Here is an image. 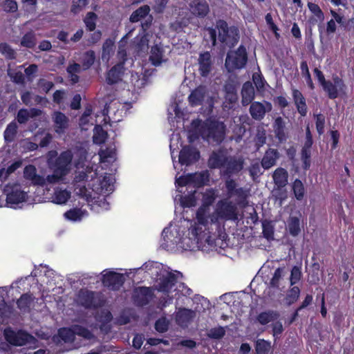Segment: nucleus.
Instances as JSON below:
<instances>
[{
	"label": "nucleus",
	"mask_w": 354,
	"mask_h": 354,
	"mask_svg": "<svg viewBox=\"0 0 354 354\" xmlns=\"http://www.w3.org/2000/svg\"><path fill=\"white\" fill-rule=\"evenodd\" d=\"M154 327L158 332L165 333L168 330L169 321L166 317H162L156 321Z\"/></svg>",
	"instance_id": "52"
},
{
	"label": "nucleus",
	"mask_w": 354,
	"mask_h": 354,
	"mask_svg": "<svg viewBox=\"0 0 354 354\" xmlns=\"http://www.w3.org/2000/svg\"><path fill=\"white\" fill-rule=\"evenodd\" d=\"M265 19L266 21L267 25L268 26L269 28L274 32L276 38H279L280 37L279 31L278 26L274 24L272 15L270 13H267L265 16Z\"/></svg>",
	"instance_id": "58"
},
{
	"label": "nucleus",
	"mask_w": 354,
	"mask_h": 354,
	"mask_svg": "<svg viewBox=\"0 0 354 354\" xmlns=\"http://www.w3.org/2000/svg\"><path fill=\"white\" fill-rule=\"evenodd\" d=\"M3 335L6 342L15 346H24L33 339V336L25 330L15 332L10 328H6Z\"/></svg>",
	"instance_id": "5"
},
{
	"label": "nucleus",
	"mask_w": 354,
	"mask_h": 354,
	"mask_svg": "<svg viewBox=\"0 0 354 354\" xmlns=\"http://www.w3.org/2000/svg\"><path fill=\"white\" fill-rule=\"evenodd\" d=\"M279 316L280 315L277 311L268 310L260 313L257 315V319L258 322L261 325H266L270 322L277 320L279 317Z\"/></svg>",
	"instance_id": "29"
},
{
	"label": "nucleus",
	"mask_w": 354,
	"mask_h": 354,
	"mask_svg": "<svg viewBox=\"0 0 354 354\" xmlns=\"http://www.w3.org/2000/svg\"><path fill=\"white\" fill-rule=\"evenodd\" d=\"M17 129H18V126L15 121H12L11 122H10L7 125V127L3 132V137H4L5 141L7 142H11L14 141L15 138L16 137V135L17 133Z\"/></svg>",
	"instance_id": "33"
},
{
	"label": "nucleus",
	"mask_w": 354,
	"mask_h": 354,
	"mask_svg": "<svg viewBox=\"0 0 354 354\" xmlns=\"http://www.w3.org/2000/svg\"><path fill=\"white\" fill-rule=\"evenodd\" d=\"M150 12V8L147 5H144L133 11L130 15L129 20L132 23H136L140 19L147 17Z\"/></svg>",
	"instance_id": "32"
},
{
	"label": "nucleus",
	"mask_w": 354,
	"mask_h": 354,
	"mask_svg": "<svg viewBox=\"0 0 354 354\" xmlns=\"http://www.w3.org/2000/svg\"><path fill=\"white\" fill-rule=\"evenodd\" d=\"M124 62H120L119 63L114 65L107 72L106 75V82L109 85L115 84L119 82L122 80V76L124 73Z\"/></svg>",
	"instance_id": "17"
},
{
	"label": "nucleus",
	"mask_w": 354,
	"mask_h": 354,
	"mask_svg": "<svg viewBox=\"0 0 354 354\" xmlns=\"http://www.w3.org/2000/svg\"><path fill=\"white\" fill-rule=\"evenodd\" d=\"M241 96V103L243 106H247L252 102L254 98V88L251 82L248 81L243 84Z\"/></svg>",
	"instance_id": "25"
},
{
	"label": "nucleus",
	"mask_w": 354,
	"mask_h": 354,
	"mask_svg": "<svg viewBox=\"0 0 354 354\" xmlns=\"http://www.w3.org/2000/svg\"><path fill=\"white\" fill-rule=\"evenodd\" d=\"M205 94V88L200 86L192 91L189 95V102L192 106L201 105L204 100Z\"/></svg>",
	"instance_id": "27"
},
{
	"label": "nucleus",
	"mask_w": 354,
	"mask_h": 354,
	"mask_svg": "<svg viewBox=\"0 0 354 354\" xmlns=\"http://www.w3.org/2000/svg\"><path fill=\"white\" fill-rule=\"evenodd\" d=\"M249 173L253 179L259 177L262 174L261 165L258 162L252 164L249 167Z\"/></svg>",
	"instance_id": "64"
},
{
	"label": "nucleus",
	"mask_w": 354,
	"mask_h": 354,
	"mask_svg": "<svg viewBox=\"0 0 354 354\" xmlns=\"http://www.w3.org/2000/svg\"><path fill=\"white\" fill-rule=\"evenodd\" d=\"M332 80L333 81L326 80L321 86L328 97L334 100L338 97L339 91L344 90L346 85L344 80L337 75H333Z\"/></svg>",
	"instance_id": "7"
},
{
	"label": "nucleus",
	"mask_w": 354,
	"mask_h": 354,
	"mask_svg": "<svg viewBox=\"0 0 354 354\" xmlns=\"http://www.w3.org/2000/svg\"><path fill=\"white\" fill-rule=\"evenodd\" d=\"M315 125L319 135L323 134L325 127V116L323 114L319 113L315 115Z\"/></svg>",
	"instance_id": "55"
},
{
	"label": "nucleus",
	"mask_w": 354,
	"mask_h": 354,
	"mask_svg": "<svg viewBox=\"0 0 354 354\" xmlns=\"http://www.w3.org/2000/svg\"><path fill=\"white\" fill-rule=\"evenodd\" d=\"M193 178H191L192 184L196 187H201L205 185L206 182L209 181V174L207 171L201 173L190 174Z\"/></svg>",
	"instance_id": "36"
},
{
	"label": "nucleus",
	"mask_w": 354,
	"mask_h": 354,
	"mask_svg": "<svg viewBox=\"0 0 354 354\" xmlns=\"http://www.w3.org/2000/svg\"><path fill=\"white\" fill-rule=\"evenodd\" d=\"M243 161L240 159L230 158L227 159L225 166L223 167V174L230 176L232 174L239 173L242 169Z\"/></svg>",
	"instance_id": "24"
},
{
	"label": "nucleus",
	"mask_w": 354,
	"mask_h": 354,
	"mask_svg": "<svg viewBox=\"0 0 354 354\" xmlns=\"http://www.w3.org/2000/svg\"><path fill=\"white\" fill-rule=\"evenodd\" d=\"M196 317V313L188 308H180L176 314V324L183 327L186 328L193 321Z\"/></svg>",
	"instance_id": "18"
},
{
	"label": "nucleus",
	"mask_w": 354,
	"mask_h": 354,
	"mask_svg": "<svg viewBox=\"0 0 354 354\" xmlns=\"http://www.w3.org/2000/svg\"><path fill=\"white\" fill-rule=\"evenodd\" d=\"M266 105L268 107V109H266L265 105L261 102H251V105L250 107V113L252 118L257 120H262L264 118L266 112L270 111L272 109V105L270 102H266Z\"/></svg>",
	"instance_id": "16"
},
{
	"label": "nucleus",
	"mask_w": 354,
	"mask_h": 354,
	"mask_svg": "<svg viewBox=\"0 0 354 354\" xmlns=\"http://www.w3.org/2000/svg\"><path fill=\"white\" fill-rule=\"evenodd\" d=\"M114 51V41L110 38L106 39L102 45V59L109 61L111 55Z\"/></svg>",
	"instance_id": "38"
},
{
	"label": "nucleus",
	"mask_w": 354,
	"mask_h": 354,
	"mask_svg": "<svg viewBox=\"0 0 354 354\" xmlns=\"http://www.w3.org/2000/svg\"><path fill=\"white\" fill-rule=\"evenodd\" d=\"M88 4V0H73L71 12L73 14H77Z\"/></svg>",
	"instance_id": "51"
},
{
	"label": "nucleus",
	"mask_w": 354,
	"mask_h": 354,
	"mask_svg": "<svg viewBox=\"0 0 354 354\" xmlns=\"http://www.w3.org/2000/svg\"><path fill=\"white\" fill-rule=\"evenodd\" d=\"M300 69L301 76L305 79V81L310 90L315 89V84L313 82L308 63L306 60H303L300 63Z\"/></svg>",
	"instance_id": "37"
},
{
	"label": "nucleus",
	"mask_w": 354,
	"mask_h": 354,
	"mask_svg": "<svg viewBox=\"0 0 354 354\" xmlns=\"http://www.w3.org/2000/svg\"><path fill=\"white\" fill-rule=\"evenodd\" d=\"M225 334V329L222 326L212 328L208 330L207 335L212 339H221Z\"/></svg>",
	"instance_id": "56"
},
{
	"label": "nucleus",
	"mask_w": 354,
	"mask_h": 354,
	"mask_svg": "<svg viewBox=\"0 0 354 354\" xmlns=\"http://www.w3.org/2000/svg\"><path fill=\"white\" fill-rule=\"evenodd\" d=\"M192 125L197 129L203 140L209 143L220 145L225 139L226 126L223 122L209 118L204 122L194 120Z\"/></svg>",
	"instance_id": "2"
},
{
	"label": "nucleus",
	"mask_w": 354,
	"mask_h": 354,
	"mask_svg": "<svg viewBox=\"0 0 354 354\" xmlns=\"http://www.w3.org/2000/svg\"><path fill=\"white\" fill-rule=\"evenodd\" d=\"M292 191L297 201H302L306 194V189L302 181L298 178L295 179L292 184Z\"/></svg>",
	"instance_id": "31"
},
{
	"label": "nucleus",
	"mask_w": 354,
	"mask_h": 354,
	"mask_svg": "<svg viewBox=\"0 0 354 354\" xmlns=\"http://www.w3.org/2000/svg\"><path fill=\"white\" fill-rule=\"evenodd\" d=\"M32 115H30V113L26 109H21L19 110L17 115V120L19 124H25L28 122L30 117H33L35 115H38L40 113V111L36 109H32L30 110Z\"/></svg>",
	"instance_id": "34"
},
{
	"label": "nucleus",
	"mask_w": 354,
	"mask_h": 354,
	"mask_svg": "<svg viewBox=\"0 0 354 354\" xmlns=\"http://www.w3.org/2000/svg\"><path fill=\"white\" fill-rule=\"evenodd\" d=\"M209 209L201 206L196 212V219L201 225H205L207 223V213Z\"/></svg>",
	"instance_id": "54"
},
{
	"label": "nucleus",
	"mask_w": 354,
	"mask_h": 354,
	"mask_svg": "<svg viewBox=\"0 0 354 354\" xmlns=\"http://www.w3.org/2000/svg\"><path fill=\"white\" fill-rule=\"evenodd\" d=\"M227 157L219 150L213 151L208 160V166L210 169H220L225 166Z\"/></svg>",
	"instance_id": "22"
},
{
	"label": "nucleus",
	"mask_w": 354,
	"mask_h": 354,
	"mask_svg": "<svg viewBox=\"0 0 354 354\" xmlns=\"http://www.w3.org/2000/svg\"><path fill=\"white\" fill-rule=\"evenodd\" d=\"M97 15L93 12H88L84 19L86 28L89 32H93L96 28Z\"/></svg>",
	"instance_id": "44"
},
{
	"label": "nucleus",
	"mask_w": 354,
	"mask_h": 354,
	"mask_svg": "<svg viewBox=\"0 0 354 354\" xmlns=\"http://www.w3.org/2000/svg\"><path fill=\"white\" fill-rule=\"evenodd\" d=\"M263 237L267 240H273L274 239V228L273 226L269 223H263Z\"/></svg>",
	"instance_id": "61"
},
{
	"label": "nucleus",
	"mask_w": 354,
	"mask_h": 354,
	"mask_svg": "<svg viewBox=\"0 0 354 354\" xmlns=\"http://www.w3.org/2000/svg\"><path fill=\"white\" fill-rule=\"evenodd\" d=\"M181 275L182 274L178 271L167 272L165 274H162L159 279L157 290L159 292L169 294L177 283L178 276Z\"/></svg>",
	"instance_id": "9"
},
{
	"label": "nucleus",
	"mask_w": 354,
	"mask_h": 354,
	"mask_svg": "<svg viewBox=\"0 0 354 354\" xmlns=\"http://www.w3.org/2000/svg\"><path fill=\"white\" fill-rule=\"evenodd\" d=\"M192 178L193 177L190 175V174L185 176H180L179 178L176 179V186L183 187L187 185L192 184Z\"/></svg>",
	"instance_id": "63"
},
{
	"label": "nucleus",
	"mask_w": 354,
	"mask_h": 354,
	"mask_svg": "<svg viewBox=\"0 0 354 354\" xmlns=\"http://www.w3.org/2000/svg\"><path fill=\"white\" fill-rule=\"evenodd\" d=\"M311 148H306L303 146L301 151V159L302 161V167L304 170H308L310 167Z\"/></svg>",
	"instance_id": "45"
},
{
	"label": "nucleus",
	"mask_w": 354,
	"mask_h": 354,
	"mask_svg": "<svg viewBox=\"0 0 354 354\" xmlns=\"http://www.w3.org/2000/svg\"><path fill=\"white\" fill-rule=\"evenodd\" d=\"M80 304L86 309H97L103 304L95 297V292L90 290H81L78 294Z\"/></svg>",
	"instance_id": "10"
},
{
	"label": "nucleus",
	"mask_w": 354,
	"mask_h": 354,
	"mask_svg": "<svg viewBox=\"0 0 354 354\" xmlns=\"http://www.w3.org/2000/svg\"><path fill=\"white\" fill-rule=\"evenodd\" d=\"M64 216L67 220L77 221L82 219L83 216V212L80 208H72L66 211Z\"/></svg>",
	"instance_id": "46"
},
{
	"label": "nucleus",
	"mask_w": 354,
	"mask_h": 354,
	"mask_svg": "<svg viewBox=\"0 0 354 354\" xmlns=\"http://www.w3.org/2000/svg\"><path fill=\"white\" fill-rule=\"evenodd\" d=\"M218 30V40L230 47L234 46L239 40V31L235 26L229 27L227 23L223 19L216 21Z\"/></svg>",
	"instance_id": "3"
},
{
	"label": "nucleus",
	"mask_w": 354,
	"mask_h": 354,
	"mask_svg": "<svg viewBox=\"0 0 354 354\" xmlns=\"http://www.w3.org/2000/svg\"><path fill=\"white\" fill-rule=\"evenodd\" d=\"M198 71L202 77H207L212 69V60L209 52L206 51L199 55Z\"/></svg>",
	"instance_id": "15"
},
{
	"label": "nucleus",
	"mask_w": 354,
	"mask_h": 354,
	"mask_svg": "<svg viewBox=\"0 0 354 354\" xmlns=\"http://www.w3.org/2000/svg\"><path fill=\"white\" fill-rule=\"evenodd\" d=\"M216 196H217L214 189L212 188L207 189L203 194L201 206L209 209V207L214 203Z\"/></svg>",
	"instance_id": "39"
},
{
	"label": "nucleus",
	"mask_w": 354,
	"mask_h": 354,
	"mask_svg": "<svg viewBox=\"0 0 354 354\" xmlns=\"http://www.w3.org/2000/svg\"><path fill=\"white\" fill-rule=\"evenodd\" d=\"M189 6L190 12L198 18H204L209 12V6L206 0H192Z\"/></svg>",
	"instance_id": "14"
},
{
	"label": "nucleus",
	"mask_w": 354,
	"mask_h": 354,
	"mask_svg": "<svg viewBox=\"0 0 354 354\" xmlns=\"http://www.w3.org/2000/svg\"><path fill=\"white\" fill-rule=\"evenodd\" d=\"M73 160V153L71 151L66 150L62 151L56 158L52 169H54L65 176L67 175L69 168L68 166Z\"/></svg>",
	"instance_id": "11"
},
{
	"label": "nucleus",
	"mask_w": 354,
	"mask_h": 354,
	"mask_svg": "<svg viewBox=\"0 0 354 354\" xmlns=\"http://www.w3.org/2000/svg\"><path fill=\"white\" fill-rule=\"evenodd\" d=\"M200 158L199 151L190 145L184 146L179 153V162L182 165H190Z\"/></svg>",
	"instance_id": "12"
},
{
	"label": "nucleus",
	"mask_w": 354,
	"mask_h": 354,
	"mask_svg": "<svg viewBox=\"0 0 354 354\" xmlns=\"http://www.w3.org/2000/svg\"><path fill=\"white\" fill-rule=\"evenodd\" d=\"M252 80L257 90L261 91L265 88L266 82L261 74L254 73L252 75Z\"/></svg>",
	"instance_id": "60"
},
{
	"label": "nucleus",
	"mask_w": 354,
	"mask_h": 354,
	"mask_svg": "<svg viewBox=\"0 0 354 354\" xmlns=\"http://www.w3.org/2000/svg\"><path fill=\"white\" fill-rule=\"evenodd\" d=\"M64 176H65V175L53 169V174L48 175L46 176V178H45L46 183L47 182L49 184L57 183L59 181H61L64 178Z\"/></svg>",
	"instance_id": "59"
},
{
	"label": "nucleus",
	"mask_w": 354,
	"mask_h": 354,
	"mask_svg": "<svg viewBox=\"0 0 354 354\" xmlns=\"http://www.w3.org/2000/svg\"><path fill=\"white\" fill-rule=\"evenodd\" d=\"M248 60L246 48L243 45H240L236 50L227 53L225 65L227 71L231 72L243 68Z\"/></svg>",
	"instance_id": "4"
},
{
	"label": "nucleus",
	"mask_w": 354,
	"mask_h": 354,
	"mask_svg": "<svg viewBox=\"0 0 354 354\" xmlns=\"http://www.w3.org/2000/svg\"><path fill=\"white\" fill-rule=\"evenodd\" d=\"M272 178L275 186L278 189L283 188L288 183V173L286 169L278 167L274 171Z\"/></svg>",
	"instance_id": "23"
},
{
	"label": "nucleus",
	"mask_w": 354,
	"mask_h": 354,
	"mask_svg": "<svg viewBox=\"0 0 354 354\" xmlns=\"http://www.w3.org/2000/svg\"><path fill=\"white\" fill-rule=\"evenodd\" d=\"M273 129L275 138L279 140V142L280 143L285 142L287 140L288 136L286 122L281 117L279 116L274 120Z\"/></svg>",
	"instance_id": "21"
},
{
	"label": "nucleus",
	"mask_w": 354,
	"mask_h": 354,
	"mask_svg": "<svg viewBox=\"0 0 354 354\" xmlns=\"http://www.w3.org/2000/svg\"><path fill=\"white\" fill-rule=\"evenodd\" d=\"M287 228L292 236H297L301 232L299 218L297 216H290L288 221Z\"/></svg>",
	"instance_id": "30"
},
{
	"label": "nucleus",
	"mask_w": 354,
	"mask_h": 354,
	"mask_svg": "<svg viewBox=\"0 0 354 354\" xmlns=\"http://www.w3.org/2000/svg\"><path fill=\"white\" fill-rule=\"evenodd\" d=\"M212 224L218 229V234H209L205 241L211 247L223 248L226 245L225 241L227 234H221V227L218 219L223 221H236L238 219V210L236 205L229 201L228 198L219 200L216 205L214 214L210 218Z\"/></svg>",
	"instance_id": "1"
},
{
	"label": "nucleus",
	"mask_w": 354,
	"mask_h": 354,
	"mask_svg": "<svg viewBox=\"0 0 354 354\" xmlns=\"http://www.w3.org/2000/svg\"><path fill=\"white\" fill-rule=\"evenodd\" d=\"M162 55L163 52L162 48L155 45L151 49L149 60L153 66H159L162 62Z\"/></svg>",
	"instance_id": "35"
},
{
	"label": "nucleus",
	"mask_w": 354,
	"mask_h": 354,
	"mask_svg": "<svg viewBox=\"0 0 354 354\" xmlns=\"http://www.w3.org/2000/svg\"><path fill=\"white\" fill-rule=\"evenodd\" d=\"M285 274V267L277 268L270 281V286L273 288L278 289L279 288V282Z\"/></svg>",
	"instance_id": "40"
},
{
	"label": "nucleus",
	"mask_w": 354,
	"mask_h": 354,
	"mask_svg": "<svg viewBox=\"0 0 354 354\" xmlns=\"http://www.w3.org/2000/svg\"><path fill=\"white\" fill-rule=\"evenodd\" d=\"M35 299L32 294L30 292L24 293L17 300V308L22 312H28Z\"/></svg>",
	"instance_id": "26"
},
{
	"label": "nucleus",
	"mask_w": 354,
	"mask_h": 354,
	"mask_svg": "<svg viewBox=\"0 0 354 354\" xmlns=\"http://www.w3.org/2000/svg\"><path fill=\"white\" fill-rule=\"evenodd\" d=\"M0 53L3 55L6 59H13L15 58V51L7 43L3 42L0 44Z\"/></svg>",
	"instance_id": "49"
},
{
	"label": "nucleus",
	"mask_w": 354,
	"mask_h": 354,
	"mask_svg": "<svg viewBox=\"0 0 354 354\" xmlns=\"http://www.w3.org/2000/svg\"><path fill=\"white\" fill-rule=\"evenodd\" d=\"M55 131L57 133H63L68 127V118L62 112L57 111L53 114Z\"/></svg>",
	"instance_id": "20"
},
{
	"label": "nucleus",
	"mask_w": 354,
	"mask_h": 354,
	"mask_svg": "<svg viewBox=\"0 0 354 354\" xmlns=\"http://www.w3.org/2000/svg\"><path fill=\"white\" fill-rule=\"evenodd\" d=\"M308 8L310 10V11L315 15V16L319 19V20H323L324 18V12L320 8V7L312 2L308 3Z\"/></svg>",
	"instance_id": "57"
},
{
	"label": "nucleus",
	"mask_w": 354,
	"mask_h": 354,
	"mask_svg": "<svg viewBox=\"0 0 354 354\" xmlns=\"http://www.w3.org/2000/svg\"><path fill=\"white\" fill-rule=\"evenodd\" d=\"M3 192L8 204L17 205L24 202L27 198V193L21 189L19 184L7 185Z\"/></svg>",
	"instance_id": "6"
},
{
	"label": "nucleus",
	"mask_w": 354,
	"mask_h": 354,
	"mask_svg": "<svg viewBox=\"0 0 354 354\" xmlns=\"http://www.w3.org/2000/svg\"><path fill=\"white\" fill-rule=\"evenodd\" d=\"M280 153L276 149H268L261 161V165L264 169H269L274 166L277 160L279 158Z\"/></svg>",
	"instance_id": "19"
},
{
	"label": "nucleus",
	"mask_w": 354,
	"mask_h": 354,
	"mask_svg": "<svg viewBox=\"0 0 354 354\" xmlns=\"http://www.w3.org/2000/svg\"><path fill=\"white\" fill-rule=\"evenodd\" d=\"M256 354H268L271 344L270 342L263 339H259L255 342Z\"/></svg>",
	"instance_id": "42"
},
{
	"label": "nucleus",
	"mask_w": 354,
	"mask_h": 354,
	"mask_svg": "<svg viewBox=\"0 0 354 354\" xmlns=\"http://www.w3.org/2000/svg\"><path fill=\"white\" fill-rule=\"evenodd\" d=\"M95 61V54L92 50L86 51L84 53L82 64L84 70L90 68Z\"/></svg>",
	"instance_id": "43"
},
{
	"label": "nucleus",
	"mask_w": 354,
	"mask_h": 354,
	"mask_svg": "<svg viewBox=\"0 0 354 354\" xmlns=\"http://www.w3.org/2000/svg\"><path fill=\"white\" fill-rule=\"evenodd\" d=\"M301 276L302 274L301 268L296 266H293L290 272V286H294L295 284L297 283L301 280Z\"/></svg>",
	"instance_id": "50"
},
{
	"label": "nucleus",
	"mask_w": 354,
	"mask_h": 354,
	"mask_svg": "<svg viewBox=\"0 0 354 354\" xmlns=\"http://www.w3.org/2000/svg\"><path fill=\"white\" fill-rule=\"evenodd\" d=\"M225 185L228 198H231L238 189L236 188V183L234 180L230 178L225 180Z\"/></svg>",
	"instance_id": "62"
},
{
	"label": "nucleus",
	"mask_w": 354,
	"mask_h": 354,
	"mask_svg": "<svg viewBox=\"0 0 354 354\" xmlns=\"http://www.w3.org/2000/svg\"><path fill=\"white\" fill-rule=\"evenodd\" d=\"M237 197L236 198V204L245 207L248 205V194L246 191L243 187H239L236 192L234 194Z\"/></svg>",
	"instance_id": "47"
},
{
	"label": "nucleus",
	"mask_w": 354,
	"mask_h": 354,
	"mask_svg": "<svg viewBox=\"0 0 354 354\" xmlns=\"http://www.w3.org/2000/svg\"><path fill=\"white\" fill-rule=\"evenodd\" d=\"M125 278L123 274L114 271H108L102 277V282L105 287L111 290H119L123 286Z\"/></svg>",
	"instance_id": "8"
},
{
	"label": "nucleus",
	"mask_w": 354,
	"mask_h": 354,
	"mask_svg": "<svg viewBox=\"0 0 354 354\" xmlns=\"http://www.w3.org/2000/svg\"><path fill=\"white\" fill-rule=\"evenodd\" d=\"M74 329L75 334L86 339H91L93 337L92 332L84 326H76Z\"/></svg>",
	"instance_id": "53"
},
{
	"label": "nucleus",
	"mask_w": 354,
	"mask_h": 354,
	"mask_svg": "<svg viewBox=\"0 0 354 354\" xmlns=\"http://www.w3.org/2000/svg\"><path fill=\"white\" fill-rule=\"evenodd\" d=\"M300 288L298 286L292 287L288 292L286 300L288 305L295 303L300 295Z\"/></svg>",
	"instance_id": "48"
},
{
	"label": "nucleus",
	"mask_w": 354,
	"mask_h": 354,
	"mask_svg": "<svg viewBox=\"0 0 354 354\" xmlns=\"http://www.w3.org/2000/svg\"><path fill=\"white\" fill-rule=\"evenodd\" d=\"M71 198V192L66 189H62L59 187L55 188L52 196V201L58 205L66 204Z\"/></svg>",
	"instance_id": "28"
},
{
	"label": "nucleus",
	"mask_w": 354,
	"mask_h": 354,
	"mask_svg": "<svg viewBox=\"0 0 354 354\" xmlns=\"http://www.w3.org/2000/svg\"><path fill=\"white\" fill-rule=\"evenodd\" d=\"M153 297V293L151 288L142 286L135 290L133 298L137 306L143 307L149 304Z\"/></svg>",
	"instance_id": "13"
},
{
	"label": "nucleus",
	"mask_w": 354,
	"mask_h": 354,
	"mask_svg": "<svg viewBox=\"0 0 354 354\" xmlns=\"http://www.w3.org/2000/svg\"><path fill=\"white\" fill-rule=\"evenodd\" d=\"M36 44L35 34L32 31L27 32L21 39V45L28 48H33Z\"/></svg>",
	"instance_id": "41"
}]
</instances>
